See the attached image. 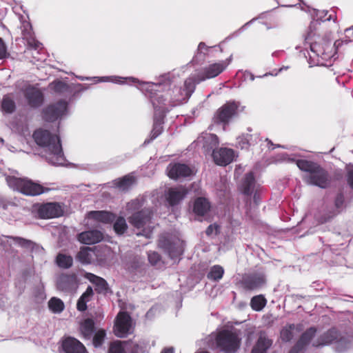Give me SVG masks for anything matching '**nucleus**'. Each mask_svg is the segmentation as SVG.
<instances>
[{
    "instance_id": "nucleus-1",
    "label": "nucleus",
    "mask_w": 353,
    "mask_h": 353,
    "mask_svg": "<svg viewBox=\"0 0 353 353\" xmlns=\"http://www.w3.org/2000/svg\"><path fill=\"white\" fill-rule=\"evenodd\" d=\"M297 167L308 174L305 176L303 180L310 185L317 186L322 189L328 188L331 184V176L329 172L319 163L305 159L296 161Z\"/></svg>"
},
{
    "instance_id": "nucleus-2",
    "label": "nucleus",
    "mask_w": 353,
    "mask_h": 353,
    "mask_svg": "<svg viewBox=\"0 0 353 353\" xmlns=\"http://www.w3.org/2000/svg\"><path fill=\"white\" fill-rule=\"evenodd\" d=\"M6 181L10 188L28 196H37L50 190V188L26 177L8 176Z\"/></svg>"
},
{
    "instance_id": "nucleus-3",
    "label": "nucleus",
    "mask_w": 353,
    "mask_h": 353,
    "mask_svg": "<svg viewBox=\"0 0 353 353\" xmlns=\"http://www.w3.org/2000/svg\"><path fill=\"white\" fill-rule=\"evenodd\" d=\"M33 139L36 143L45 148L46 151L54 156L57 161L63 157V150L60 139L50 131L38 129L33 133Z\"/></svg>"
},
{
    "instance_id": "nucleus-4",
    "label": "nucleus",
    "mask_w": 353,
    "mask_h": 353,
    "mask_svg": "<svg viewBox=\"0 0 353 353\" xmlns=\"http://www.w3.org/2000/svg\"><path fill=\"white\" fill-rule=\"evenodd\" d=\"M241 338L237 331L222 330L215 336V347L225 353H235L240 347Z\"/></svg>"
},
{
    "instance_id": "nucleus-5",
    "label": "nucleus",
    "mask_w": 353,
    "mask_h": 353,
    "mask_svg": "<svg viewBox=\"0 0 353 353\" xmlns=\"http://www.w3.org/2000/svg\"><path fill=\"white\" fill-rule=\"evenodd\" d=\"M163 85L153 83H145L142 85L141 90L145 95L148 97L154 109L163 108L164 112L165 101L169 99V96L162 93Z\"/></svg>"
},
{
    "instance_id": "nucleus-6",
    "label": "nucleus",
    "mask_w": 353,
    "mask_h": 353,
    "mask_svg": "<svg viewBox=\"0 0 353 353\" xmlns=\"http://www.w3.org/2000/svg\"><path fill=\"white\" fill-rule=\"evenodd\" d=\"M238 106L235 103H226L219 108L213 117L215 124L228 125L230 119L237 114Z\"/></svg>"
},
{
    "instance_id": "nucleus-7",
    "label": "nucleus",
    "mask_w": 353,
    "mask_h": 353,
    "mask_svg": "<svg viewBox=\"0 0 353 353\" xmlns=\"http://www.w3.org/2000/svg\"><path fill=\"white\" fill-rule=\"evenodd\" d=\"M67 110V103L60 100L48 105L42 110V118L47 122H54L60 118Z\"/></svg>"
},
{
    "instance_id": "nucleus-8",
    "label": "nucleus",
    "mask_w": 353,
    "mask_h": 353,
    "mask_svg": "<svg viewBox=\"0 0 353 353\" xmlns=\"http://www.w3.org/2000/svg\"><path fill=\"white\" fill-rule=\"evenodd\" d=\"M266 279L263 273L253 272L243 275L240 281L241 287L246 291H252L263 286Z\"/></svg>"
},
{
    "instance_id": "nucleus-9",
    "label": "nucleus",
    "mask_w": 353,
    "mask_h": 353,
    "mask_svg": "<svg viewBox=\"0 0 353 353\" xmlns=\"http://www.w3.org/2000/svg\"><path fill=\"white\" fill-rule=\"evenodd\" d=\"M37 213L40 219H48L61 216L63 211L58 203H46L38 206Z\"/></svg>"
},
{
    "instance_id": "nucleus-10",
    "label": "nucleus",
    "mask_w": 353,
    "mask_h": 353,
    "mask_svg": "<svg viewBox=\"0 0 353 353\" xmlns=\"http://www.w3.org/2000/svg\"><path fill=\"white\" fill-rule=\"evenodd\" d=\"M227 64L225 61L210 64L197 74L198 82L217 77L225 70Z\"/></svg>"
},
{
    "instance_id": "nucleus-11",
    "label": "nucleus",
    "mask_w": 353,
    "mask_h": 353,
    "mask_svg": "<svg viewBox=\"0 0 353 353\" xmlns=\"http://www.w3.org/2000/svg\"><path fill=\"white\" fill-rule=\"evenodd\" d=\"M199 83L197 74L194 77L188 78L184 82L183 88H182L184 94L182 97L176 95L173 97H171V105H177L189 99L195 90L196 84Z\"/></svg>"
},
{
    "instance_id": "nucleus-12",
    "label": "nucleus",
    "mask_w": 353,
    "mask_h": 353,
    "mask_svg": "<svg viewBox=\"0 0 353 353\" xmlns=\"http://www.w3.org/2000/svg\"><path fill=\"white\" fill-rule=\"evenodd\" d=\"M168 176L172 179H178L191 176L193 174L190 167L184 163H170L167 168Z\"/></svg>"
},
{
    "instance_id": "nucleus-13",
    "label": "nucleus",
    "mask_w": 353,
    "mask_h": 353,
    "mask_svg": "<svg viewBox=\"0 0 353 353\" xmlns=\"http://www.w3.org/2000/svg\"><path fill=\"white\" fill-rule=\"evenodd\" d=\"M152 212L149 209H143L133 213L129 218V223L137 229L144 228L151 221Z\"/></svg>"
},
{
    "instance_id": "nucleus-14",
    "label": "nucleus",
    "mask_w": 353,
    "mask_h": 353,
    "mask_svg": "<svg viewBox=\"0 0 353 353\" xmlns=\"http://www.w3.org/2000/svg\"><path fill=\"white\" fill-rule=\"evenodd\" d=\"M212 156L216 165L225 166L232 162L234 153L232 149L220 148L219 149H214Z\"/></svg>"
},
{
    "instance_id": "nucleus-15",
    "label": "nucleus",
    "mask_w": 353,
    "mask_h": 353,
    "mask_svg": "<svg viewBox=\"0 0 353 353\" xmlns=\"http://www.w3.org/2000/svg\"><path fill=\"white\" fill-rule=\"evenodd\" d=\"M23 96L28 105L32 108L41 106L44 101L42 92L33 86H29L23 90Z\"/></svg>"
},
{
    "instance_id": "nucleus-16",
    "label": "nucleus",
    "mask_w": 353,
    "mask_h": 353,
    "mask_svg": "<svg viewBox=\"0 0 353 353\" xmlns=\"http://www.w3.org/2000/svg\"><path fill=\"white\" fill-rule=\"evenodd\" d=\"M131 326V317L126 312H120L117 317L114 332L119 337L126 334Z\"/></svg>"
},
{
    "instance_id": "nucleus-17",
    "label": "nucleus",
    "mask_w": 353,
    "mask_h": 353,
    "mask_svg": "<svg viewBox=\"0 0 353 353\" xmlns=\"http://www.w3.org/2000/svg\"><path fill=\"white\" fill-rule=\"evenodd\" d=\"M188 190L183 185L170 188L166 194V201L170 206L178 205L188 194Z\"/></svg>"
},
{
    "instance_id": "nucleus-18",
    "label": "nucleus",
    "mask_w": 353,
    "mask_h": 353,
    "mask_svg": "<svg viewBox=\"0 0 353 353\" xmlns=\"http://www.w3.org/2000/svg\"><path fill=\"white\" fill-rule=\"evenodd\" d=\"M77 283V275L72 274H61L57 280V287L59 290L68 292L72 290Z\"/></svg>"
},
{
    "instance_id": "nucleus-19",
    "label": "nucleus",
    "mask_w": 353,
    "mask_h": 353,
    "mask_svg": "<svg viewBox=\"0 0 353 353\" xmlns=\"http://www.w3.org/2000/svg\"><path fill=\"white\" fill-rule=\"evenodd\" d=\"M84 277L95 285V291L98 294H107L112 292L108 282L103 278L90 272H85Z\"/></svg>"
},
{
    "instance_id": "nucleus-20",
    "label": "nucleus",
    "mask_w": 353,
    "mask_h": 353,
    "mask_svg": "<svg viewBox=\"0 0 353 353\" xmlns=\"http://www.w3.org/2000/svg\"><path fill=\"white\" fill-rule=\"evenodd\" d=\"M103 234L97 230H92L81 232L77 235V239L83 244L92 245L101 241Z\"/></svg>"
},
{
    "instance_id": "nucleus-21",
    "label": "nucleus",
    "mask_w": 353,
    "mask_h": 353,
    "mask_svg": "<svg viewBox=\"0 0 353 353\" xmlns=\"http://www.w3.org/2000/svg\"><path fill=\"white\" fill-rule=\"evenodd\" d=\"M65 353H88L84 345L74 337H68L62 343Z\"/></svg>"
},
{
    "instance_id": "nucleus-22",
    "label": "nucleus",
    "mask_w": 353,
    "mask_h": 353,
    "mask_svg": "<svg viewBox=\"0 0 353 353\" xmlns=\"http://www.w3.org/2000/svg\"><path fill=\"white\" fill-rule=\"evenodd\" d=\"M158 245L168 253L169 256L172 259L176 257L181 254V249L176 246V243L171 241L169 238L164 235L159 237Z\"/></svg>"
},
{
    "instance_id": "nucleus-23",
    "label": "nucleus",
    "mask_w": 353,
    "mask_h": 353,
    "mask_svg": "<svg viewBox=\"0 0 353 353\" xmlns=\"http://www.w3.org/2000/svg\"><path fill=\"white\" fill-rule=\"evenodd\" d=\"M338 338V331L334 328H332L321 334L315 341H314L312 345L315 347L327 345L336 341Z\"/></svg>"
},
{
    "instance_id": "nucleus-24",
    "label": "nucleus",
    "mask_w": 353,
    "mask_h": 353,
    "mask_svg": "<svg viewBox=\"0 0 353 353\" xmlns=\"http://www.w3.org/2000/svg\"><path fill=\"white\" fill-rule=\"evenodd\" d=\"M88 217L103 223H110L115 220L116 215L107 211H90Z\"/></svg>"
},
{
    "instance_id": "nucleus-25",
    "label": "nucleus",
    "mask_w": 353,
    "mask_h": 353,
    "mask_svg": "<svg viewBox=\"0 0 353 353\" xmlns=\"http://www.w3.org/2000/svg\"><path fill=\"white\" fill-rule=\"evenodd\" d=\"M80 333L85 340H90L95 330V323L92 319H85L79 327Z\"/></svg>"
},
{
    "instance_id": "nucleus-26",
    "label": "nucleus",
    "mask_w": 353,
    "mask_h": 353,
    "mask_svg": "<svg viewBox=\"0 0 353 353\" xmlns=\"http://www.w3.org/2000/svg\"><path fill=\"white\" fill-rule=\"evenodd\" d=\"M210 208L209 201L203 197H198L195 199L193 205V212L199 216L205 215Z\"/></svg>"
},
{
    "instance_id": "nucleus-27",
    "label": "nucleus",
    "mask_w": 353,
    "mask_h": 353,
    "mask_svg": "<svg viewBox=\"0 0 353 353\" xmlns=\"http://www.w3.org/2000/svg\"><path fill=\"white\" fill-rule=\"evenodd\" d=\"M272 341L265 336L261 335L256 344L254 345L251 353H267L268 350L272 346Z\"/></svg>"
},
{
    "instance_id": "nucleus-28",
    "label": "nucleus",
    "mask_w": 353,
    "mask_h": 353,
    "mask_svg": "<svg viewBox=\"0 0 353 353\" xmlns=\"http://www.w3.org/2000/svg\"><path fill=\"white\" fill-rule=\"evenodd\" d=\"M0 110L6 114H12L16 110V103L9 94L0 99Z\"/></svg>"
},
{
    "instance_id": "nucleus-29",
    "label": "nucleus",
    "mask_w": 353,
    "mask_h": 353,
    "mask_svg": "<svg viewBox=\"0 0 353 353\" xmlns=\"http://www.w3.org/2000/svg\"><path fill=\"white\" fill-rule=\"evenodd\" d=\"M316 332V329L314 327H311L307 329L300 336L296 343L302 348L303 350L305 347L310 343L311 340L315 336Z\"/></svg>"
},
{
    "instance_id": "nucleus-30",
    "label": "nucleus",
    "mask_w": 353,
    "mask_h": 353,
    "mask_svg": "<svg viewBox=\"0 0 353 353\" xmlns=\"http://www.w3.org/2000/svg\"><path fill=\"white\" fill-rule=\"evenodd\" d=\"M136 181L134 176L130 174L125 175L114 181V185L121 190H128Z\"/></svg>"
},
{
    "instance_id": "nucleus-31",
    "label": "nucleus",
    "mask_w": 353,
    "mask_h": 353,
    "mask_svg": "<svg viewBox=\"0 0 353 353\" xmlns=\"http://www.w3.org/2000/svg\"><path fill=\"white\" fill-rule=\"evenodd\" d=\"M255 179L254 174L250 172L245 174L243 181V192L245 195H251L254 188Z\"/></svg>"
},
{
    "instance_id": "nucleus-32",
    "label": "nucleus",
    "mask_w": 353,
    "mask_h": 353,
    "mask_svg": "<svg viewBox=\"0 0 353 353\" xmlns=\"http://www.w3.org/2000/svg\"><path fill=\"white\" fill-rule=\"evenodd\" d=\"M8 238L11 239L21 248L27 250H33L35 247V243L29 239L13 236H8Z\"/></svg>"
},
{
    "instance_id": "nucleus-33",
    "label": "nucleus",
    "mask_w": 353,
    "mask_h": 353,
    "mask_svg": "<svg viewBox=\"0 0 353 353\" xmlns=\"http://www.w3.org/2000/svg\"><path fill=\"white\" fill-rule=\"evenodd\" d=\"M57 265L63 269H68L73 265V259L71 256L59 253L56 257Z\"/></svg>"
},
{
    "instance_id": "nucleus-34",
    "label": "nucleus",
    "mask_w": 353,
    "mask_h": 353,
    "mask_svg": "<svg viewBox=\"0 0 353 353\" xmlns=\"http://www.w3.org/2000/svg\"><path fill=\"white\" fill-rule=\"evenodd\" d=\"M92 249L89 247H81L76 256V259L83 264H89L91 263L92 256L90 252Z\"/></svg>"
},
{
    "instance_id": "nucleus-35",
    "label": "nucleus",
    "mask_w": 353,
    "mask_h": 353,
    "mask_svg": "<svg viewBox=\"0 0 353 353\" xmlns=\"http://www.w3.org/2000/svg\"><path fill=\"white\" fill-rule=\"evenodd\" d=\"M267 300L262 294L254 296L250 301V306L254 311H261L266 305Z\"/></svg>"
},
{
    "instance_id": "nucleus-36",
    "label": "nucleus",
    "mask_w": 353,
    "mask_h": 353,
    "mask_svg": "<svg viewBox=\"0 0 353 353\" xmlns=\"http://www.w3.org/2000/svg\"><path fill=\"white\" fill-rule=\"evenodd\" d=\"M48 307L53 313L57 314L63 311L65 305L61 299L52 297L48 301Z\"/></svg>"
},
{
    "instance_id": "nucleus-37",
    "label": "nucleus",
    "mask_w": 353,
    "mask_h": 353,
    "mask_svg": "<svg viewBox=\"0 0 353 353\" xmlns=\"http://www.w3.org/2000/svg\"><path fill=\"white\" fill-rule=\"evenodd\" d=\"M224 274L223 268L219 265H215L210 268L207 274L208 279L212 281H219L222 279Z\"/></svg>"
},
{
    "instance_id": "nucleus-38",
    "label": "nucleus",
    "mask_w": 353,
    "mask_h": 353,
    "mask_svg": "<svg viewBox=\"0 0 353 353\" xmlns=\"http://www.w3.org/2000/svg\"><path fill=\"white\" fill-rule=\"evenodd\" d=\"M113 229L117 235H123L128 230V225L123 216H119L114 220Z\"/></svg>"
},
{
    "instance_id": "nucleus-39",
    "label": "nucleus",
    "mask_w": 353,
    "mask_h": 353,
    "mask_svg": "<svg viewBox=\"0 0 353 353\" xmlns=\"http://www.w3.org/2000/svg\"><path fill=\"white\" fill-rule=\"evenodd\" d=\"M163 117L154 119L153 128L151 132V139H154L160 135L163 130Z\"/></svg>"
},
{
    "instance_id": "nucleus-40",
    "label": "nucleus",
    "mask_w": 353,
    "mask_h": 353,
    "mask_svg": "<svg viewBox=\"0 0 353 353\" xmlns=\"http://www.w3.org/2000/svg\"><path fill=\"white\" fill-rule=\"evenodd\" d=\"M106 336V332L104 329L98 330L94 334L92 338V344L94 347H100L103 344L105 338Z\"/></svg>"
},
{
    "instance_id": "nucleus-41",
    "label": "nucleus",
    "mask_w": 353,
    "mask_h": 353,
    "mask_svg": "<svg viewBox=\"0 0 353 353\" xmlns=\"http://www.w3.org/2000/svg\"><path fill=\"white\" fill-rule=\"evenodd\" d=\"M294 329V325L291 324L288 327H283L280 333L281 339L283 342H289L293 338V332L292 330Z\"/></svg>"
},
{
    "instance_id": "nucleus-42",
    "label": "nucleus",
    "mask_w": 353,
    "mask_h": 353,
    "mask_svg": "<svg viewBox=\"0 0 353 353\" xmlns=\"http://www.w3.org/2000/svg\"><path fill=\"white\" fill-rule=\"evenodd\" d=\"M310 48V50L318 57H323L326 53L323 44L320 42L311 43Z\"/></svg>"
},
{
    "instance_id": "nucleus-43",
    "label": "nucleus",
    "mask_w": 353,
    "mask_h": 353,
    "mask_svg": "<svg viewBox=\"0 0 353 353\" xmlns=\"http://www.w3.org/2000/svg\"><path fill=\"white\" fill-rule=\"evenodd\" d=\"M21 28V34L23 39H26V37H30L34 34L32 25L29 21H23L22 22Z\"/></svg>"
},
{
    "instance_id": "nucleus-44",
    "label": "nucleus",
    "mask_w": 353,
    "mask_h": 353,
    "mask_svg": "<svg viewBox=\"0 0 353 353\" xmlns=\"http://www.w3.org/2000/svg\"><path fill=\"white\" fill-rule=\"evenodd\" d=\"M24 39L27 41L28 46L30 49L39 50L41 48L42 43L36 39L34 34Z\"/></svg>"
},
{
    "instance_id": "nucleus-45",
    "label": "nucleus",
    "mask_w": 353,
    "mask_h": 353,
    "mask_svg": "<svg viewBox=\"0 0 353 353\" xmlns=\"http://www.w3.org/2000/svg\"><path fill=\"white\" fill-rule=\"evenodd\" d=\"M108 353H125V351L121 341H114L110 343Z\"/></svg>"
},
{
    "instance_id": "nucleus-46",
    "label": "nucleus",
    "mask_w": 353,
    "mask_h": 353,
    "mask_svg": "<svg viewBox=\"0 0 353 353\" xmlns=\"http://www.w3.org/2000/svg\"><path fill=\"white\" fill-rule=\"evenodd\" d=\"M183 94H184V92L183 91V88L181 87H176L175 86L174 88L168 90L166 92V95L169 96L168 105L172 107L174 106V105H171V97H173L176 95L182 97V95H183Z\"/></svg>"
},
{
    "instance_id": "nucleus-47",
    "label": "nucleus",
    "mask_w": 353,
    "mask_h": 353,
    "mask_svg": "<svg viewBox=\"0 0 353 353\" xmlns=\"http://www.w3.org/2000/svg\"><path fill=\"white\" fill-rule=\"evenodd\" d=\"M52 89L56 92H63L68 88V85L61 81H54L51 83Z\"/></svg>"
},
{
    "instance_id": "nucleus-48",
    "label": "nucleus",
    "mask_w": 353,
    "mask_h": 353,
    "mask_svg": "<svg viewBox=\"0 0 353 353\" xmlns=\"http://www.w3.org/2000/svg\"><path fill=\"white\" fill-rule=\"evenodd\" d=\"M148 257L149 262L153 265H157L161 260V256L157 252H150Z\"/></svg>"
},
{
    "instance_id": "nucleus-49",
    "label": "nucleus",
    "mask_w": 353,
    "mask_h": 353,
    "mask_svg": "<svg viewBox=\"0 0 353 353\" xmlns=\"http://www.w3.org/2000/svg\"><path fill=\"white\" fill-rule=\"evenodd\" d=\"M93 295L94 292L92 287L88 286L79 298H83V300L88 303L91 300Z\"/></svg>"
},
{
    "instance_id": "nucleus-50",
    "label": "nucleus",
    "mask_w": 353,
    "mask_h": 353,
    "mask_svg": "<svg viewBox=\"0 0 353 353\" xmlns=\"http://www.w3.org/2000/svg\"><path fill=\"white\" fill-rule=\"evenodd\" d=\"M8 54L7 46L2 38H0V59H5Z\"/></svg>"
},
{
    "instance_id": "nucleus-51",
    "label": "nucleus",
    "mask_w": 353,
    "mask_h": 353,
    "mask_svg": "<svg viewBox=\"0 0 353 353\" xmlns=\"http://www.w3.org/2000/svg\"><path fill=\"white\" fill-rule=\"evenodd\" d=\"M208 141L210 142L211 149H212L214 147H216L219 144V139L216 134H210L208 137H206L205 143H208Z\"/></svg>"
},
{
    "instance_id": "nucleus-52",
    "label": "nucleus",
    "mask_w": 353,
    "mask_h": 353,
    "mask_svg": "<svg viewBox=\"0 0 353 353\" xmlns=\"http://www.w3.org/2000/svg\"><path fill=\"white\" fill-rule=\"evenodd\" d=\"M344 203V196L343 193H339L335 199L334 204L336 208H340Z\"/></svg>"
},
{
    "instance_id": "nucleus-53",
    "label": "nucleus",
    "mask_w": 353,
    "mask_h": 353,
    "mask_svg": "<svg viewBox=\"0 0 353 353\" xmlns=\"http://www.w3.org/2000/svg\"><path fill=\"white\" fill-rule=\"evenodd\" d=\"M87 308V303L83 300V298H79L77 303V309L80 312H84Z\"/></svg>"
},
{
    "instance_id": "nucleus-54",
    "label": "nucleus",
    "mask_w": 353,
    "mask_h": 353,
    "mask_svg": "<svg viewBox=\"0 0 353 353\" xmlns=\"http://www.w3.org/2000/svg\"><path fill=\"white\" fill-rule=\"evenodd\" d=\"M219 225H217L216 224H214V225L211 224L207 228V229L205 230V233L208 236L212 234L214 231H215V233L217 234L219 232Z\"/></svg>"
},
{
    "instance_id": "nucleus-55",
    "label": "nucleus",
    "mask_w": 353,
    "mask_h": 353,
    "mask_svg": "<svg viewBox=\"0 0 353 353\" xmlns=\"http://www.w3.org/2000/svg\"><path fill=\"white\" fill-rule=\"evenodd\" d=\"M252 137V135L251 134H247L245 137H243L242 138H241V141H239V143L241 144L242 143V148H244V147H248L250 145V143H249L250 141V138Z\"/></svg>"
},
{
    "instance_id": "nucleus-56",
    "label": "nucleus",
    "mask_w": 353,
    "mask_h": 353,
    "mask_svg": "<svg viewBox=\"0 0 353 353\" xmlns=\"http://www.w3.org/2000/svg\"><path fill=\"white\" fill-rule=\"evenodd\" d=\"M347 183L353 190V169L348 170L347 173Z\"/></svg>"
},
{
    "instance_id": "nucleus-57",
    "label": "nucleus",
    "mask_w": 353,
    "mask_h": 353,
    "mask_svg": "<svg viewBox=\"0 0 353 353\" xmlns=\"http://www.w3.org/2000/svg\"><path fill=\"white\" fill-rule=\"evenodd\" d=\"M303 349L296 343V344L290 349L288 353H299Z\"/></svg>"
},
{
    "instance_id": "nucleus-58",
    "label": "nucleus",
    "mask_w": 353,
    "mask_h": 353,
    "mask_svg": "<svg viewBox=\"0 0 353 353\" xmlns=\"http://www.w3.org/2000/svg\"><path fill=\"white\" fill-rule=\"evenodd\" d=\"M345 36L350 39V40L353 39V29L347 28L345 30Z\"/></svg>"
},
{
    "instance_id": "nucleus-59",
    "label": "nucleus",
    "mask_w": 353,
    "mask_h": 353,
    "mask_svg": "<svg viewBox=\"0 0 353 353\" xmlns=\"http://www.w3.org/2000/svg\"><path fill=\"white\" fill-rule=\"evenodd\" d=\"M203 50H208V46L205 45V43L201 42L199 44V50L202 51Z\"/></svg>"
},
{
    "instance_id": "nucleus-60",
    "label": "nucleus",
    "mask_w": 353,
    "mask_h": 353,
    "mask_svg": "<svg viewBox=\"0 0 353 353\" xmlns=\"http://www.w3.org/2000/svg\"><path fill=\"white\" fill-rule=\"evenodd\" d=\"M161 353H174L173 347H165L162 350Z\"/></svg>"
},
{
    "instance_id": "nucleus-61",
    "label": "nucleus",
    "mask_w": 353,
    "mask_h": 353,
    "mask_svg": "<svg viewBox=\"0 0 353 353\" xmlns=\"http://www.w3.org/2000/svg\"><path fill=\"white\" fill-rule=\"evenodd\" d=\"M259 196H257L256 193H255L254 194V201L256 203V205L259 203Z\"/></svg>"
},
{
    "instance_id": "nucleus-62",
    "label": "nucleus",
    "mask_w": 353,
    "mask_h": 353,
    "mask_svg": "<svg viewBox=\"0 0 353 353\" xmlns=\"http://www.w3.org/2000/svg\"><path fill=\"white\" fill-rule=\"evenodd\" d=\"M341 43V41H336L335 43H334V46H336V48H338Z\"/></svg>"
}]
</instances>
